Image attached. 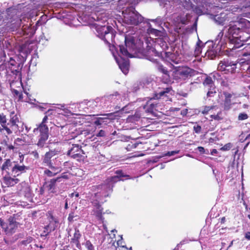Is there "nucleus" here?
Wrapping results in <instances>:
<instances>
[{
  "label": "nucleus",
  "mask_w": 250,
  "mask_h": 250,
  "mask_svg": "<svg viewBox=\"0 0 250 250\" xmlns=\"http://www.w3.org/2000/svg\"><path fill=\"white\" fill-rule=\"evenodd\" d=\"M141 143L137 142L136 141L129 142L126 146L125 148L127 151H131L133 149L137 147V146L141 144Z\"/></svg>",
  "instance_id": "2f4dec72"
},
{
  "label": "nucleus",
  "mask_w": 250,
  "mask_h": 250,
  "mask_svg": "<svg viewBox=\"0 0 250 250\" xmlns=\"http://www.w3.org/2000/svg\"><path fill=\"white\" fill-rule=\"evenodd\" d=\"M12 93L14 96H17L18 97L19 100H21L23 98L22 94L21 92H19L18 90L16 89H14L12 91Z\"/></svg>",
  "instance_id": "79ce46f5"
},
{
  "label": "nucleus",
  "mask_w": 250,
  "mask_h": 250,
  "mask_svg": "<svg viewBox=\"0 0 250 250\" xmlns=\"http://www.w3.org/2000/svg\"><path fill=\"white\" fill-rule=\"evenodd\" d=\"M46 166L49 167L51 169V171L56 172V174H58L61 171L59 167H54L52 165V163H51L50 165H49V166Z\"/></svg>",
  "instance_id": "37998d69"
},
{
  "label": "nucleus",
  "mask_w": 250,
  "mask_h": 250,
  "mask_svg": "<svg viewBox=\"0 0 250 250\" xmlns=\"http://www.w3.org/2000/svg\"><path fill=\"white\" fill-rule=\"evenodd\" d=\"M56 112L55 110L54 109H48L45 113V116L43 117L42 121V123L39 125V126L37 127L34 128V132H35L36 131H38V129H40L41 127H43L44 126V127H48L47 125L45 124V123L46 122L47 120H48V117L50 115L53 114V113H55Z\"/></svg>",
  "instance_id": "5701e85b"
},
{
  "label": "nucleus",
  "mask_w": 250,
  "mask_h": 250,
  "mask_svg": "<svg viewBox=\"0 0 250 250\" xmlns=\"http://www.w3.org/2000/svg\"><path fill=\"white\" fill-rule=\"evenodd\" d=\"M9 120L8 122L9 128L11 131L19 128V124L21 123L20 116L16 114L14 111L10 113Z\"/></svg>",
  "instance_id": "f8f14e48"
},
{
  "label": "nucleus",
  "mask_w": 250,
  "mask_h": 250,
  "mask_svg": "<svg viewBox=\"0 0 250 250\" xmlns=\"http://www.w3.org/2000/svg\"><path fill=\"white\" fill-rule=\"evenodd\" d=\"M153 98H150L149 100L147 101L146 104L143 106V109L146 113L153 114L157 111V107L158 106V103L156 102H152Z\"/></svg>",
  "instance_id": "f3484780"
},
{
  "label": "nucleus",
  "mask_w": 250,
  "mask_h": 250,
  "mask_svg": "<svg viewBox=\"0 0 250 250\" xmlns=\"http://www.w3.org/2000/svg\"><path fill=\"white\" fill-rule=\"evenodd\" d=\"M15 147L12 145H6V150H14Z\"/></svg>",
  "instance_id": "e2e57ef3"
},
{
  "label": "nucleus",
  "mask_w": 250,
  "mask_h": 250,
  "mask_svg": "<svg viewBox=\"0 0 250 250\" xmlns=\"http://www.w3.org/2000/svg\"><path fill=\"white\" fill-rule=\"evenodd\" d=\"M123 243H123L122 239L121 240H119L117 241H116V245H117L116 247H117V249L119 248V247L125 248L127 249L126 247H125L123 245Z\"/></svg>",
  "instance_id": "603ef678"
},
{
  "label": "nucleus",
  "mask_w": 250,
  "mask_h": 250,
  "mask_svg": "<svg viewBox=\"0 0 250 250\" xmlns=\"http://www.w3.org/2000/svg\"><path fill=\"white\" fill-rule=\"evenodd\" d=\"M249 116L248 115L244 112L240 113L238 116V120L239 121H243L245 120L248 119Z\"/></svg>",
  "instance_id": "ea45409f"
},
{
  "label": "nucleus",
  "mask_w": 250,
  "mask_h": 250,
  "mask_svg": "<svg viewBox=\"0 0 250 250\" xmlns=\"http://www.w3.org/2000/svg\"><path fill=\"white\" fill-rule=\"evenodd\" d=\"M81 236L82 235L79 229L75 228V232L73 234V237L70 240V244L72 246L75 245L76 247L80 250L82 248L80 241Z\"/></svg>",
  "instance_id": "aec40b11"
},
{
  "label": "nucleus",
  "mask_w": 250,
  "mask_h": 250,
  "mask_svg": "<svg viewBox=\"0 0 250 250\" xmlns=\"http://www.w3.org/2000/svg\"><path fill=\"white\" fill-rule=\"evenodd\" d=\"M75 213H74V212L73 211H72L69 214V215H68V221L69 222H73L74 220V218L75 217Z\"/></svg>",
  "instance_id": "3c124183"
},
{
  "label": "nucleus",
  "mask_w": 250,
  "mask_h": 250,
  "mask_svg": "<svg viewBox=\"0 0 250 250\" xmlns=\"http://www.w3.org/2000/svg\"><path fill=\"white\" fill-rule=\"evenodd\" d=\"M237 62L229 60L228 59L221 61L217 66L218 71L224 73H234L236 71Z\"/></svg>",
  "instance_id": "423d86ee"
},
{
  "label": "nucleus",
  "mask_w": 250,
  "mask_h": 250,
  "mask_svg": "<svg viewBox=\"0 0 250 250\" xmlns=\"http://www.w3.org/2000/svg\"><path fill=\"white\" fill-rule=\"evenodd\" d=\"M83 150L81 148V146L78 144H72V146L67 152V155L76 159L78 161L83 160L84 157L83 154H84Z\"/></svg>",
  "instance_id": "1a4fd4ad"
},
{
  "label": "nucleus",
  "mask_w": 250,
  "mask_h": 250,
  "mask_svg": "<svg viewBox=\"0 0 250 250\" xmlns=\"http://www.w3.org/2000/svg\"><path fill=\"white\" fill-rule=\"evenodd\" d=\"M218 76L217 73H212L209 75H207L203 82V84L207 88H211L216 87L214 84V81L216 79V77Z\"/></svg>",
  "instance_id": "2eb2a0df"
},
{
  "label": "nucleus",
  "mask_w": 250,
  "mask_h": 250,
  "mask_svg": "<svg viewBox=\"0 0 250 250\" xmlns=\"http://www.w3.org/2000/svg\"><path fill=\"white\" fill-rule=\"evenodd\" d=\"M10 172H7L6 175L3 177V182L7 187H11L18 183L20 180L16 177H12Z\"/></svg>",
  "instance_id": "a211bd4d"
},
{
  "label": "nucleus",
  "mask_w": 250,
  "mask_h": 250,
  "mask_svg": "<svg viewBox=\"0 0 250 250\" xmlns=\"http://www.w3.org/2000/svg\"><path fill=\"white\" fill-rule=\"evenodd\" d=\"M19 193L26 197H30L31 195V190L29 184L25 182L20 184Z\"/></svg>",
  "instance_id": "412c9836"
},
{
  "label": "nucleus",
  "mask_w": 250,
  "mask_h": 250,
  "mask_svg": "<svg viewBox=\"0 0 250 250\" xmlns=\"http://www.w3.org/2000/svg\"><path fill=\"white\" fill-rule=\"evenodd\" d=\"M208 91L207 93V98L214 97L216 94V87L208 88Z\"/></svg>",
  "instance_id": "58836bf2"
},
{
  "label": "nucleus",
  "mask_w": 250,
  "mask_h": 250,
  "mask_svg": "<svg viewBox=\"0 0 250 250\" xmlns=\"http://www.w3.org/2000/svg\"><path fill=\"white\" fill-rule=\"evenodd\" d=\"M6 226V223L4 222V220L2 218H0V226L1 227L3 230H4Z\"/></svg>",
  "instance_id": "6e6d98bb"
},
{
  "label": "nucleus",
  "mask_w": 250,
  "mask_h": 250,
  "mask_svg": "<svg viewBox=\"0 0 250 250\" xmlns=\"http://www.w3.org/2000/svg\"><path fill=\"white\" fill-rule=\"evenodd\" d=\"M157 68L159 72L165 75L164 77L165 79L164 78V83H170L171 82V79L169 75V72L168 71L167 69L162 64L158 65Z\"/></svg>",
  "instance_id": "b1692460"
},
{
  "label": "nucleus",
  "mask_w": 250,
  "mask_h": 250,
  "mask_svg": "<svg viewBox=\"0 0 250 250\" xmlns=\"http://www.w3.org/2000/svg\"><path fill=\"white\" fill-rule=\"evenodd\" d=\"M97 137H104L105 136V131L104 130H100L96 135Z\"/></svg>",
  "instance_id": "13d9d810"
},
{
  "label": "nucleus",
  "mask_w": 250,
  "mask_h": 250,
  "mask_svg": "<svg viewBox=\"0 0 250 250\" xmlns=\"http://www.w3.org/2000/svg\"><path fill=\"white\" fill-rule=\"evenodd\" d=\"M201 126L198 125L193 126V131L195 133L199 134L201 132Z\"/></svg>",
  "instance_id": "de8ad7c7"
},
{
  "label": "nucleus",
  "mask_w": 250,
  "mask_h": 250,
  "mask_svg": "<svg viewBox=\"0 0 250 250\" xmlns=\"http://www.w3.org/2000/svg\"><path fill=\"white\" fill-rule=\"evenodd\" d=\"M214 20L218 24L223 25L229 21V17L227 13L222 12L220 14L215 15Z\"/></svg>",
  "instance_id": "6ab92c4d"
},
{
  "label": "nucleus",
  "mask_w": 250,
  "mask_h": 250,
  "mask_svg": "<svg viewBox=\"0 0 250 250\" xmlns=\"http://www.w3.org/2000/svg\"><path fill=\"white\" fill-rule=\"evenodd\" d=\"M245 238L248 240H250V231H248L245 233Z\"/></svg>",
  "instance_id": "0e129e2a"
},
{
  "label": "nucleus",
  "mask_w": 250,
  "mask_h": 250,
  "mask_svg": "<svg viewBox=\"0 0 250 250\" xmlns=\"http://www.w3.org/2000/svg\"><path fill=\"white\" fill-rule=\"evenodd\" d=\"M141 116L142 114L140 111H136L134 115L129 116L128 117L127 120L130 122H136L140 120Z\"/></svg>",
  "instance_id": "c756f323"
},
{
  "label": "nucleus",
  "mask_w": 250,
  "mask_h": 250,
  "mask_svg": "<svg viewBox=\"0 0 250 250\" xmlns=\"http://www.w3.org/2000/svg\"><path fill=\"white\" fill-rule=\"evenodd\" d=\"M46 216L49 223L44 227L43 233L45 236L48 235L50 232L55 230L59 223L58 217L54 215V213L52 210L48 211L46 213Z\"/></svg>",
  "instance_id": "39448f33"
},
{
  "label": "nucleus",
  "mask_w": 250,
  "mask_h": 250,
  "mask_svg": "<svg viewBox=\"0 0 250 250\" xmlns=\"http://www.w3.org/2000/svg\"><path fill=\"white\" fill-rule=\"evenodd\" d=\"M152 33L155 34L157 36H161L162 33L160 31L157 29H153Z\"/></svg>",
  "instance_id": "680f3d73"
},
{
  "label": "nucleus",
  "mask_w": 250,
  "mask_h": 250,
  "mask_svg": "<svg viewBox=\"0 0 250 250\" xmlns=\"http://www.w3.org/2000/svg\"><path fill=\"white\" fill-rule=\"evenodd\" d=\"M108 120L109 119L107 117H99L96 118L94 123L96 125H100L104 123H106Z\"/></svg>",
  "instance_id": "c9c22d12"
},
{
  "label": "nucleus",
  "mask_w": 250,
  "mask_h": 250,
  "mask_svg": "<svg viewBox=\"0 0 250 250\" xmlns=\"http://www.w3.org/2000/svg\"><path fill=\"white\" fill-rule=\"evenodd\" d=\"M196 71L187 66L174 67L172 75L173 79L177 81H185L195 75Z\"/></svg>",
  "instance_id": "7ed1b4c3"
},
{
  "label": "nucleus",
  "mask_w": 250,
  "mask_h": 250,
  "mask_svg": "<svg viewBox=\"0 0 250 250\" xmlns=\"http://www.w3.org/2000/svg\"><path fill=\"white\" fill-rule=\"evenodd\" d=\"M75 130L76 131L75 135H76L83 134L84 136H86L89 135L91 133L90 130L88 129H81L79 128L78 130L76 129Z\"/></svg>",
  "instance_id": "e433bc0d"
},
{
  "label": "nucleus",
  "mask_w": 250,
  "mask_h": 250,
  "mask_svg": "<svg viewBox=\"0 0 250 250\" xmlns=\"http://www.w3.org/2000/svg\"><path fill=\"white\" fill-rule=\"evenodd\" d=\"M225 221H226V218H225V217H223L220 218V223L221 224L225 223Z\"/></svg>",
  "instance_id": "774afa93"
},
{
  "label": "nucleus",
  "mask_w": 250,
  "mask_h": 250,
  "mask_svg": "<svg viewBox=\"0 0 250 250\" xmlns=\"http://www.w3.org/2000/svg\"><path fill=\"white\" fill-rule=\"evenodd\" d=\"M14 165L10 171L11 175L14 177H18L22 173H25L28 167L23 164L20 165L18 162H15Z\"/></svg>",
  "instance_id": "ddd939ff"
},
{
  "label": "nucleus",
  "mask_w": 250,
  "mask_h": 250,
  "mask_svg": "<svg viewBox=\"0 0 250 250\" xmlns=\"http://www.w3.org/2000/svg\"><path fill=\"white\" fill-rule=\"evenodd\" d=\"M196 149L198 150L201 154L205 153V149L203 146H198L197 147Z\"/></svg>",
  "instance_id": "052dcab7"
},
{
  "label": "nucleus",
  "mask_w": 250,
  "mask_h": 250,
  "mask_svg": "<svg viewBox=\"0 0 250 250\" xmlns=\"http://www.w3.org/2000/svg\"><path fill=\"white\" fill-rule=\"evenodd\" d=\"M179 152V150L168 151L166 154V155L168 156H173L175 154L178 153Z\"/></svg>",
  "instance_id": "864d4df0"
},
{
  "label": "nucleus",
  "mask_w": 250,
  "mask_h": 250,
  "mask_svg": "<svg viewBox=\"0 0 250 250\" xmlns=\"http://www.w3.org/2000/svg\"><path fill=\"white\" fill-rule=\"evenodd\" d=\"M193 11L198 15H201L203 12L201 8L198 6H196L193 9Z\"/></svg>",
  "instance_id": "5fc2aeb1"
},
{
  "label": "nucleus",
  "mask_w": 250,
  "mask_h": 250,
  "mask_svg": "<svg viewBox=\"0 0 250 250\" xmlns=\"http://www.w3.org/2000/svg\"><path fill=\"white\" fill-rule=\"evenodd\" d=\"M215 107V105L204 106L202 109L199 111V112H201L203 115H207L209 113V111L213 110Z\"/></svg>",
  "instance_id": "f704fd0d"
},
{
  "label": "nucleus",
  "mask_w": 250,
  "mask_h": 250,
  "mask_svg": "<svg viewBox=\"0 0 250 250\" xmlns=\"http://www.w3.org/2000/svg\"><path fill=\"white\" fill-rule=\"evenodd\" d=\"M108 180H109V182L112 183H115L120 181V180L118 179V177H117L116 175L109 177Z\"/></svg>",
  "instance_id": "8fccbe9b"
},
{
  "label": "nucleus",
  "mask_w": 250,
  "mask_h": 250,
  "mask_svg": "<svg viewBox=\"0 0 250 250\" xmlns=\"http://www.w3.org/2000/svg\"><path fill=\"white\" fill-rule=\"evenodd\" d=\"M222 94L224 95V98L220 103V105L223 110L229 111L231 108L232 105L235 104L233 101L234 98V94L233 92L229 93L226 91H224Z\"/></svg>",
  "instance_id": "0eeeda50"
},
{
  "label": "nucleus",
  "mask_w": 250,
  "mask_h": 250,
  "mask_svg": "<svg viewBox=\"0 0 250 250\" xmlns=\"http://www.w3.org/2000/svg\"><path fill=\"white\" fill-rule=\"evenodd\" d=\"M31 154L32 155L35 159H38L39 158V155L37 150L32 151Z\"/></svg>",
  "instance_id": "bf43d9fd"
},
{
  "label": "nucleus",
  "mask_w": 250,
  "mask_h": 250,
  "mask_svg": "<svg viewBox=\"0 0 250 250\" xmlns=\"http://www.w3.org/2000/svg\"><path fill=\"white\" fill-rule=\"evenodd\" d=\"M56 153L55 151L50 150L48 152L45 153L44 158L42 160V163L45 166H49L50 165L51 162V158L55 155Z\"/></svg>",
  "instance_id": "a878e982"
},
{
  "label": "nucleus",
  "mask_w": 250,
  "mask_h": 250,
  "mask_svg": "<svg viewBox=\"0 0 250 250\" xmlns=\"http://www.w3.org/2000/svg\"><path fill=\"white\" fill-rule=\"evenodd\" d=\"M231 146L232 145L231 143H228L222 147L221 148V150L223 151L229 150L231 148Z\"/></svg>",
  "instance_id": "09e8293b"
},
{
  "label": "nucleus",
  "mask_w": 250,
  "mask_h": 250,
  "mask_svg": "<svg viewBox=\"0 0 250 250\" xmlns=\"http://www.w3.org/2000/svg\"><path fill=\"white\" fill-rule=\"evenodd\" d=\"M244 32L250 33V21L245 19H240L237 21L229 22L228 31V40L230 43L234 44L233 48H239L250 40V36L245 39L242 36Z\"/></svg>",
  "instance_id": "f257e3e1"
},
{
  "label": "nucleus",
  "mask_w": 250,
  "mask_h": 250,
  "mask_svg": "<svg viewBox=\"0 0 250 250\" xmlns=\"http://www.w3.org/2000/svg\"><path fill=\"white\" fill-rule=\"evenodd\" d=\"M85 247L87 250H94V247L89 240H87L85 243Z\"/></svg>",
  "instance_id": "c03bdc74"
},
{
  "label": "nucleus",
  "mask_w": 250,
  "mask_h": 250,
  "mask_svg": "<svg viewBox=\"0 0 250 250\" xmlns=\"http://www.w3.org/2000/svg\"><path fill=\"white\" fill-rule=\"evenodd\" d=\"M71 197L75 196L76 197H78L79 196V193L78 192H74L71 194Z\"/></svg>",
  "instance_id": "338daca9"
},
{
  "label": "nucleus",
  "mask_w": 250,
  "mask_h": 250,
  "mask_svg": "<svg viewBox=\"0 0 250 250\" xmlns=\"http://www.w3.org/2000/svg\"><path fill=\"white\" fill-rule=\"evenodd\" d=\"M161 55L166 62L171 64L172 63L177 64L179 62L177 56L173 53L164 52L163 54L161 53Z\"/></svg>",
  "instance_id": "4be33fe9"
},
{
  "label": "nucleus",
  "mask_w": 250,
  "mask_h": 250,
  "mask_svg": "<svg viewBox=\"0 0 250 250\" xmlns=\"http://www.w3.org/2000/svg\"><path fill=\"white\" fill-rule=\"evenodd\" d=\"M216 52L213 50L208 49L204 53V57H207L208 59H213L216 57Z\"/></svg>",
  "instance_id": "72a5a7b5"
},
{
  "label": "nucleus",
  "mask_w": 250,
  "mask_h": 250,
  "mask_svg": "<svg viewBox=\"0 0 250 250\" xmlns=\"http://www.w3.org/2000/svg\"><path fill=\"white\" fill-rule=\"evenodd\" d=\"M183 7L189 10L193 8L192 3L190 0H185L182 2Z\"/></svg>",
  "instance_id": "4c0bfd02"
},
{
  "label": "nucleus",
  "mask_w": 250,
  "mask_h": 250,
  "mask_svg": "<svg viewBox=\"0 0 250 250\" xmlns=\"http://www.w3.org/2000/svg\"><path fill=\"white\" fill-rule=\"evenodd\" d=\"M57 182H61L60 178L51 179L47 183H46L47 189L50 191L51 192L53 193L55 192V188Z\"/></svg>",
  "instance_id": "c85d7f7f"
},
{
  "label": "nucleus",
  "mask_w": 250,
  "mask_h": 250,
  "mask_svg": "<svg viewBox=\"0 0 250 250\" xmlns=\"http://www.w3.org/2000/svg\"><path fill=\"white\" fill-rule=\"evenodd\" d=\"M210 118H211V121L214 120L215 121L220 122L224 119V117L222 115V112L221 111L218 112L216 114L211 115L210 116Z\"/></svg>",
  "instance_id": "473e14b6"
},
{
  "label": "nucleus",
  "mask_w": 250,
  "mask_h": 250,
  "mask_svg": "<svg viewBox=\"0 0 250 250\" xmlns=\"http://www.w3.org/2000/svg\"><path fill=\"white\" fill-rule=\"evenodd\" d=\"M120 67L121 68V69L122 70V72L126 74L128 72V66L126 65L122 64L120 66Z\"/></svg>",
  "instance_id": "49530a36"
},
{
  "label": "nucleus",
  "mask_w": 250,
  "mask_h": 250,
  "mask_svg": "<svg viewBox=\"0 0 250 250\" xmlns=\"http://www.w3.org/2000/svg\"><path fill=\"white\" fill-rule=\"evenodd\" d=\"M96 30L98 34L97 36L109 46L115 36L112 27L110 26H101L97 27Z\"/></svg>",
  "instance_id": "20e7f679"
},
{
  "label": "nucleus",
  "mask_w": 250,
  "mask_h": 250,
  "mask_svg": "<svg viewBox=\"0 0 250 250\" xmlns=\"http://www.w3.org/2000/svg\"><path fill=\"white\" fill-rule=\"evenodd\" d=\"M205 47L204 44L200 40L198 41L196 43L195 48L194 49V55L195 57H198L200 55L203 56L202 55V49Z\"/></svg>",
  "instance_id": "bb28decb"
},
{
  "label": "nucleus",
  "mask_w": 250,
  "mask_h": 250,
  "mask_svg": "<svg viewBox=\"0 0 250 250\" xmlns=\"http://www.w3.org/2000/svg\"><path fill=\"white\" fill-rule=\"evenodd\" d=\"M58 178H60V180L62 181V179H68V175L67 174V173L64 172L62 174L61 176L58 177Z\"/></svg>",
  "instance_id": "4d7b16f0"
},
{
  "label": "nucleus",
  "mask_w": 250,
  "mask_h": 250,
  "mask_svg": "<svg viewBox=\"0 0 250 250\" xmlns=\"http://www.w3.org/2000/svg\"><path fill=\"white\" fill-rule=\"evenodd\" d=\"M100 196V193L97 192L95 193L94 197L95 199H93L91 201V203L94 208V209L93 210V214L98 219L102 221L104 219L103 216L104 208L98 200Z\"/></svg>",
  "instance_id": "6e6552de"
},
{
  "label": "nucleus",
  "mask_w": 250,
  "mask_h": 250,
  "mask_svg": "<svg viewBox=\"0 0 250 250\" xmlns=\"http://www.w3.org/2000/svg\"><path fill=\"white\" fill-rule=\"evenodd\" d=\"M8 224H6L4 231L7 234H12L16 231L20 223L16 221L15 215L10 216L8 218Z\"/></svg>",
  "instance_id": "9b49d317"
},
{
  "label": "nucleus",
  "mask_w": 250,
  "mask_h": 250,
  "mask_svg": "<svg viewBox=\"0 0 250 250\" xmlns=\"http://www.w3.org/2000/svg\"><path fill=\"white\" fill-rule=\"evenodd\" d=\"M15 162L16 161H12L10 159H5L0 167L1 171H6L8 172L7 170H9L10 168H11V169L12 168Z\"/></svg>",
  "instance_id": "cd10ccee"
},
{
  "label": "nucleus",
  "mask_w": 250,
  "mask_h": 250,
  "mask_svg": "<svg viewBox=\"0 0 250 250\" xmlns=\"http://www.w3.org/2000/svg\"><path fill=\"white\" fill-rule=\"evenodd\" d=\"M171 87H167L163 88L158 93H155L154 96L153 97L154 99H159L163 97H167V94L172 91Z\"/></svg>",
  "instance_id": "393cba45"
},
{
  "label": "nucleus",
  "mask_w": 250,
  "mask_h": 250,
  "mask_svg": "<svg viewBox=\"0 0 250 250\" xmlns=\"http://www.w3.org/2000/svg\"><path fill=\"white\" fill-rule=\"evenodd\" d=\"M44 174L46 175L48 177H52L57 174L56 172L52 171L49 169H45L44 171Z\"/></svg>",
  "instance_id": "a18cd8bd"
},
{
  "label": "nucleus",
  "mask_w": 250,
  "mask_h": 250,
  "mask_svg": "<svg viewBox=\"0 0 250 250\" xmlns=\"http://www.w3.org/2000/svg\"><path fill=\"white\" fill-rule=\"evenodd\" d=\"M40 134L38 136V141L36 144L37 146L40 148H43L46 146V141L49 137L48 127L42 126L40 129H38Z\"/></svg>",
  "instance_id": "9d476101"
},
{
  "label": "nucleus",
  "mask_w": 250,
  "mask_h": 250,
  "mask_svg": "<svg viewBox=\"0 0 250 250\" xmlns=\"http://www.w3.org/2000/svg\"><path fill=\"white\" fill-rule=\"evenodd\" d=\"M123 22L128 25L136 26L144 21V18L133 8H126L123 12Z\"/></svg>",
  "instance_id": "f03ea898"
},
{
  "label": "nucleus",
  "mask_w": 250,
  "mask_h": 250,
  "mask_svg": "<svg viewBox=\"0 0 250 250\" xmlns=\"http://www.w3.org/2000/svg\"><path fill=\"white\" fill-rule=\"evenodd\" d=\"M115 173L117 174V177H118V178L119 180H121V178L122 177H129V176L128 175H125L123 171L121 170H117L115 172Z\"/></svg>",
  "instance_id": "a19ab883"
},
{
  "label": "nucleus",
  "mask_w": 250,
  "mask_h": 250,
  "mask_svg": "<svg viewBox=\"0 0 250 250\" xmlns=\"http://www.w3.org/2000/svg\"><path fill=\"white\" fill-rule=\"evenodd\" d=\"M187 243H188V240H183L182 241H181L180 243L177 245V246L179 247L180 245H184Z\"/></svg>",
  "instance_id": "69168bd1"
},
{
  "label": "nucleus",
  "mask_w": 250,
  "mask_h": 250,
  "mask_svg": "<svg viewBox=\"0 0 250 250\" xmlns=\"http://www.w3.org/2000/svg\"><path fill=\"white\" fill-rule=\"evenodd\" d=\"M0 132L2 133H6L7 135L11 134L13 131L10 130L8 126V122L6 116L3 113H0Z\"/></svg>",
  "instance_id": "4468645a"
},
{
  "label": "nucleus",
  "mask_w": 250,
  "mask_h": 250,
  "mask_svg": "<svg viewBox=\"0 0 250 250\" xmlns=\"http://www.w3.org/2000/svg\"><path fill=\"white\" fill-rule=\"evenodd\" d=\"M174 21L176 24H186L187 22V18L186 16L180 15L174 19Z\"/></svg>",
  "instance_id": "7c9ffc66"
},
{
  "label": "nucleus",
  "mask_w": 250,
  "mask_h": 250,
  "mask_svg": "<svg viewBox=\"0 0 250 250\" xmlns=\"http://www.w3.org/2000/svg\"><path fill=\"white\" fill-rule=\"evenodd\" d=\"M125 45H119L120 52L123 56L127 57H132V55L128 52L127 47L130 44H134V40L133 38L128 39L126 37L125 39Z\"/></svg>",
  "instance_id": "dca6fc26"
}]
</instances>
